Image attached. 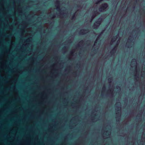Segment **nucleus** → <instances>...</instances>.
I'll list each match as a JSON object with an SVG mask.
<instances>
[{
	"label": "nucleus",
	"mask_w": 145,
	"mask_h": 145,
	"mask_svg": "<svg viewBox=\"0 0 145 145\" xmlns=\"http://www.w3.org/2000/svg\"><path fill=\"white\" fill-rule=\"evenodd\" d=\"M108 7V5L106 3H104L102 4L101 7L99 8V11L102 12L105 10Z\"/></svg>",
	"instance_id": "1"
},
{
	"label": "nucleus",
	"mask_w": 145,
	"mask_h": 145,
	"mask_svg": "<svg viewBox=\"0 0 145 145\" xmlns=\"http://www.w3.org/2000/svg\"><path fill=\"white\" fill-rule=\"evenodd\" d=\"M101 22L100 21H97L95 22V24H94V28L95 29H96L97 28V25L96 24H98L99 25H100L101 24Z\"/></svg>",
	"instance_id": "2"
},
{
	"label": "nucleus",
	"mask_w": 145,
	"mask_h": 145,
	"mask_svg": "<svg viewBox=\"0 0 145 145\" xmlns=\"http://www.w3.org/2000/svg\"><path fill=\"white\" fill-rule=\"evenodd\" d=\"M116 48V46H115L114 48H113V49L110 52V53L112 55H114V53L115 52L116 50L115 49V48Z\"/></svg>",
	"instance_id": "3"
},
{
	"label": "nucleus",
	"mask_w": 145,
	"mask_h": 145,
	"mask_svg": "<svg viewBox=\"0 0 145 145\" xmlns=\"http://www.w3.org/2000/svg\"><path fill=\"white\" fill-rule=\"evenodd\" d=\"M116 40V36L113 37L111 40V41L112 42H115Z\"/></svg>",
	"instance_id": "4"
},
{
	"label": "nucleus",
	"mask_w": 145,
	"mask_h": 145,
	"mask_svg": "<svg viewBox=\"0 0 145 145\" xmlns=\"http://www.w3.org/2000/svg\"><path fill=\"white\" fill-rule=\"evenodd\" d=\"M88 30L82 29L81 30L80 33L81 34H84V33L82 31H87Z\"/></svg>",
	"instance_id": "5"
},
{
	"label": "nucleus",
	"mask_w": 145,
	"mask_h": 145,
	"mask_svg": "<svg viewBox=\"0 0 145 145\" xmlns=\"http://www.w3.org/2000/svg\"><path fill=\"white\" fill-rule=\"evenodd\" d=\"M103 0H99L98 1V2L96 3V4H98L99 3H100L101 1H102Z\"/></svg>",
	"instance_id": "6"
},
{
	"label": "nucleus",
	"mask_w": 145,
	"mask_h": 145,
	"mask_svg": "<svg viewBox=\"0 0 145 145\" xmlns=\"http://www.w3.org/2000/svg\"><path fill=\"white\" fill-rule=\"evenodd\" d=\"M56 3L59 5H60V2L59 1H56Z\"/></svg>",
	"instance_id": "7"
},
{
	"label": "nucleus",
	"mask_w": 145,
	"mask_h": 145,
	"mask_svg": "<svg viewBox=\"0 0 145 145\" xmlns=\"http://www.w3.org/2000/svg\"><path fill=\"white\" fill-rule=\"evenodd\" d=\"M105 89V86H103V90Z\"/></svg>",
	"instance_id": "8"
},
{
	"label": "nucleus",
	"mask_w": 145,
	"mask_h": 145,
	"mask_svg": "<svg viewBox=\"0 0 145 145\" xmlns=\"http://www.w3.org/2000/svg\"><path fill=\"white\" fill-rule=\"evenodd\" d=\"M57 10H58V9H59V7L58 6L57 7Z\"/></svg>",
	"instance_id": "9"
},
{
	"label": "nucleus",
	"mask_w": 145,
	"mask_h": 145,
	"mask_svg": "<svg viewBox=\"0 0 145 145\" xmlns=\"http://www.w3.org/2000/svg\"><path fill=\"white\" fill-rule=\"evenodd\" d=\"M129 41H131L132 40V39L131 38H129Z\"/></svg>",
	"instance_id": "10"
},
{
	"label": "nucleus",
	"mask_w": 145,
	"mask_h": 145,
	"mask_svg": "<svg viewBox=\"0 0 145 145\" xmlns=\"http://www.w3.org/2000/svg\"><path fill=\"white\" fill-rule=\"evenodd\" d=\"M112 78H109V79H108V80H112Z\"/></svg>",
	"instance_id": "11"
},
{
	"label": "nucleus",
	"mask_w": 145,
	"mask_h": 145,
	"mask_svg": "<svg viewBox=\"0 0 145 145\" xmlns=\"http://www.w3.org/2000/svg\"><path fill=\"white\" fill-rule=\"evenodd\" d=\"M128 46H129V45H128V44H127V45H126V46H127V47H129Z\"/></svg>",
	"instance_id": "12"
},
{
	"label": "nucleus",
	"mask_w": 145,
	"mask_h": 145,
	"mask_svg": "<svg viewBox=\"0 0 145 145\" xmlns=\"http://www.w3.org/2000/svg\"><path fill=\"white\" fill-rule=\"evenodd\" d=\"M77 46L78 47H79V45L78 44V45Z\"/></svg>",
	"instance_id": "13"
},
{
	"label": "nucleus",
	"mask_w": 145,
	"mask_h": 145,
	"mask_svg": "<svg viewBox=\"0 0 145 145\" xmlns=\"http://www.w3.org/2000/svg\"><path fill=\"white\" fill-rule=\"evenodd\" d=\"M95 16H94L93 17V18L94 17H95Z\"/></svg>",
	"instance_id": "14"
},
{
	"label": "nucleus",
	"mask_w": 145,
	"mask_h": 145,
	"mask_svg": "<svg viewBox=\"0 0 145 145\" xmlns=\"http://www.w3.org/2000/svg\"><path fill=\"white\" fill-rule=\"evenodd\" d=\"M71 54H73V52H71Z\"/></svg>",
	"instance_id": "15"
},
{
	"label": "nucleus",
	"mask_w": 145,
	"mask_h": 145,
	"mask_svg": "<svg viewBox=\"0 0 145 145\" xmlns=\"http://www.w3.org/2000/svg\"><path fill=\"white\" fill-rule=\"evenodd\" d=\"M119 121V120H118H118H117V121Z\"/></svg>",
	"instance_id": "16"
},
{
	"label": "nucleus",
	"mask_w": 145,
	"mask_h": 145,
	"mask_svg": "<svg viewBox=\"0 0 145 145\" xmlns=\"http://www.w3.org/2000/svg\"><path fill=\"white\" fill-rule=\"evenodd\" d=\"M11 36V35H9V37H10V36Z\"/></svg>",
	"instance_id": "17"
},
{
	"label": "nucleus",
	"mask_w": 145,
	"mask_h": 145,
	"mask_svg": "<svg viewBox=\"0 0 145 145\" xmlns=\"http://www.w3.org/2000/svg\"><path fill=\"white\" fill-rule=\"evenodd\" d=\"M117 114H118V113H117Z\"/></svg>",
	"instance_id": "18"
},
{
	"label": "nucleus",
	"mask_w": 145,
	"mask_h": 145,
	"mask_svg": "<svg viewBox=\"0 0 145 145\" xmlns=\"http://www.w3.org/2000/svg\"><path fill=\"white\" fill-rule=\"evenodd\" d=\"M74 17V16H73V17H72V18H73Z\"/></svg>",
	"instance_id": "19"
},
{
	"label": "nucleus",
	"mask_w": 145,
	"mask_h": 145,
	"mask_svg": "<svg viewBox=\"0 0 145 145\" xmlns=\"http://www.w3.org/2000/svg\"><path fill=\"white\" fill-rule=\"evenodd\" d=\"M8 77H10V75H9V76H8Z\"/></svg>",
	"instance_id": "20"
}]
</instances>
